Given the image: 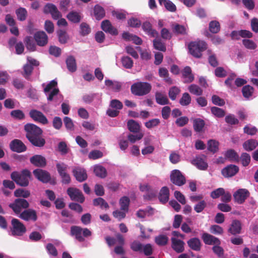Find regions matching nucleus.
<instances>
[{"mask_svg": "<svg viewBox=\"0 0 258 258\" xmlns=\"http://www.w3.org/2000/svg\"><path fill=\"white\" fill-rule=\"evenodd\" d=\"M26 137L30 142L35 146L41 147L45 143L44 139L41 137L42 130L34 124H27L25 125Z\"/></svg>", "mask_w": 258, "mask_h": 258, "instance_id": "nucleus-1", "label": "nucleus"}, {"mask_svg": "<svg viewBox=\"0 0 258 258\" xmlns=\"http://www.w3.org/2000/svg\"><path fill=\"white\" fill-rule=\"evenodd\" d=\"M31 176L30 172L25 169L22 171L21 173L17 171H14L11 173V178L16 183L22 186H27L29 184V180Z\"/></svg>", "mask_w": 258, "mask_h": 258, "instance_id": "nucleus-2", "label": "nucleus"}, {"mask_svg": "<svg viewBox=\"0 0 258 258\" xmlns=\"http://www.w3.org/2000/svg\"><path fill=\"white\" fill-rule=\"evenodd\" d=\"M152 88L150 84L147 82H137L131 86L133 94L137 96H144L148 94Z\"/></svg>", "mask_w": 258, "mask_h": 258, "instance_id": "nucleus-3", "label": "nucleus"}, {"mask_svg": "<svg viewBox=\"0 0 258 258\" xmlns=\"http://www.w3.org/2000/svg\"><path fill=\"white\" fill-rule=\"evenodd\" d=\"M207 48V44L203 41L191 42L188 44L190 53L195 57L200 58L202 52Z\"/></svg>", "mask_w": 258, "mask_h": 258, "instance_id": "nucleus-4", "label": "nucleus"}, {"mask_svg": "<svg viewBox=\"0 0 258 258\" xmlns=\"http://www.w3.org/2000/svg\"><path fill=\"white\" fill-rule=\"evenodd\" d=\"M91 232L88 228H82L79 226H73L71 228V234L80 242L84 241V237L91 235Z\"/></svg>", "mask_w": 258, "mask_h": 258, "instance_id": "nucleus-5", "label": "nucleus"}, {"mask_svg": "<svg viewBox=\"0 0 258 258\" xmlns=\"http://www.w3.org/2000/svg\"><path fill=\"white\" fill-rule=\"evenodd\" d=\"M12 225L11 232L13 235L22 236L26 232L25 226L18 219H13Z\"/></svg>", "mask_w": 258, "mask_h": 258, "instance_id": "nucleus-6", "label": "nucleus"}, {"mask_svg": "<svg viewBox=\"0 0 258 258\" xmlns=\"http://www.w3.org/2000/svg\"><path fill=\"white\" fill-rule=\"evenodd\" d=\"M39 64V62L35 59H33L30 57H27V63L24 66L23 70L24 73L23 76L26 79H29L30 75H31L32 72L33 70L34 66H38Z\"/></svg>", "mask_w": 258, "mask_h": 258, "instance_id": "nucleus-7", "label": "nucleus"}, {"mask_svg": "<svg viewBox=\"0 0 258 258\" xmlns=\"http://www.w3.org/2000/svg\"><path fill=\"white\" fill-rule=\"evenodd\" d=\"M28 202L24 199H16L14 202L10 204L11 208L16 214H20L22 209H26L29 207Z\"/></svg>", "mask_w": 258, "mask_h": 258, "instance_id": "nucleus-8", "label": "nucleus"}, {"mask_svg": "<svg viewBox=\"0 0 258 258\" xmlns=\"http://www.w3.org/2000/svg\"><path fill=\"white\" fill-rule=\"evenodd\" d=\"M249 191L245 188H240L233 194L234 202L238 204H243L249 196Z\"/></svg>", "mask_w": 258, "mask_h": 258, "instance_id": "nucleus-9", "label": "nucleus"}, {"mask_svg": "<svg viewBox=\"0 0 258 258\" xmlns=\"http://www.w3.org/2000/svg\"><path fill=\"white\" fill-rule=\"evenodd\" d=\"M171 181L178 186H181L185 184L186 180L185 177L178 170H173L170 174Z\"/></svg>", "mask_w": 258, "mask_h": 258, "instance_id": "nucleus-10", "label": "nucleus"}, {"mask_svg": "<svg viewBox=\"0 0 258 258\" xmlns=\"http://www.w3.org/2000/svg\"><path fill=\"white\" fill-rule=\"evenodd\" d=\"M67 193L72 201L82 203L85 200V198L82 192L79 189L69 187L67 190Z\"/></svg>", "mask_w": 258, "mask_h": 258, "instance_id": "nucleus-11", "label": "nucleus"}, {"mask_svg": "<svg viewBox=\"0 0 258 258\" xmlns=\"http://www.w3.org/2000/svg\"><path fill=\"white\" fill-rule=\"evenodd\" d=\"M191 163L197 168L201 170H205L208 167L206 156L204 155L197 156L192 160Z\"/></svg>", "mask_w": 258, "mask_h": 258, "instance_id": "nucleus-12", "label": "nucleus"}, {"mask_svg": "<svg viewBox=\"0 0 258 258\" xmlns=\"http://www.w3.org/2000/svg\"><path fill=\"white\" fill-rule=\"evenodd\" d=\"M29 115L34 121L42 124H46L48 122L46 116L41 112L37 110H31L29 112Z\"/></svg>", "mask_w": 258, "mask_h": 258, "instance_id": "nucleus-13", "label": "nucleus"}, {"mask_svg": "<svg viewBox=\"0 0 258 258\" xmlns=\"http://www.w3.org/2000/svg\"><path fill=\"white\" fill-rule=\"evenodd\" d=\"M10 147L11 150L18 153L24 152L27 149L24 143L18 139H15L13 140L10 143Z\"/></svg>", "mask_w": 258, "mask_h": 258, "instance_id": "nucleus-14", "label": "nucleus"}, {"mask_svg": "<svg viewBox=\"0 0 258 258\" xmlns=\"http://www.w3.org/2000/svg\"><path fill=\"white\" fill-rule=\"evenodd\" d=\"M33 174L38 180L43 182L46 183L50 179L49 173L40 169H36L33 171Z\"/></svg>", "mask_w": 258, "mask_h": 258, "instance_id": "nucleus-15", "label": "nucleus"}, {"mask_svg": "<svg viewBox=\"0 0 258 258\" xmlns=\"http://www.w3.org/2000/svg\"><path fill=\"white\" fill-rule=\"evenodd\" d=\"M44 12L47 14L50 13L52 18L55 20L58 19L61 16L56 6L51 4H48L45 6L44 8Z\"/></svg>", "mask_w": 258, "mask_h": 258, "instance_id": "nucleus-16", "label": "nucleus"}, {"mask_svg": "<svg viewBox=\"0 0 258 258\" xmlns=\"http://www.w3.org/2000/svg\"><path fill=\"white\" fill-rule=\"evenodd\" d=\"M202 238L204 243L208 245H220L221 242L219 238L207 233H204Z\"/></svg>", "mask_w": 258, "mask_h": 258, "instance_id": "nucleus-17", "label": "nucleus"}, {"mask_svg": "<svg viewBox=\"0 0 258 258\" xmlns=\"http://www.w3.org/2000/svg\"><path fill=\"white\" fill-rule=\"evenodd\" d=\"M171 247L177 253H181L184 251V242L183 240L176 237L171 238Z\"/></svg>", "mask_w": 258, "mask_h": 258, "instance_id": "nucleus-18", "label": "nucleus"}, {"mask_svg": "<svg viewBox=\"0 0 258 258\" xmlns=\"http://www.w3.org/2000/svg\"><path fill=\"white\" fill-rule=\"evenodd\" d=\"M19 217L25 221L32 220L35 221L37 220L36 212L31 209L24 211L20 214Z\"/></svg>", "mask_w": 258, "mask_h": 258, "instance_id": "nucleus-19", "label": "nucleus"}, {"mask_svg": "<svg viewBox=\"0 0 258 258\" xmlns=\"http://www.w3.org/2000/svg\"><path fill=\"white\" fill-rule=\"evenodd\" d=\"M238 171L239 168L237 166L229 165L222 169V174L225 177H229L235 175Z\"/></svg>", "mask_w": 258, "mask_h": 258, "instance_id": "nucleus-20", "label": "nucleus"}, {"mask_svg": "<svg viewBox=\"0 0 258 258\" xmlns=\"http://www.w3.org/2000/svg\"><path fill=\"white\" fill-rule=\"evenodd\" d=\"M34 39L39 46H43L48 41V37L43 31L36 32L34 35Z\"/></svg>", "mask_w": 258, "mask_h": 258, "instance_id": "nucleus-21", "label": "nucleus"}, {"mask_svg": "<svg viewBox=\"0 0 258 258\" xmlns=\"http://www.w3.org/2000/svg\"><path fill=\"white\" fill-rule=\"evenodd\" d=\"M31 164L36 167H44L46 165V162L45 158L41 155H36L30 158Z\"/></svg>", "mask_w": 258, "mask_h": 258, "instance_id": "nucleus-22", "label": "nucleus"}, {"mask_svg": "<svg viewBox=\"0 0 258 258\" xmlns=\"http://www.w3.org/2000/svg\"><path fill=\"white\" fill-rule=\"evenodd\" d=\"M62 99V96L59 94V90L57 88L52 89L47 96L48 101H50L54 100L56 104H58Z\"/></svg>", "mask_w": 258, "mask_h": 258, "instance_id": "nucleus-23", "label": "nucleus"}, {"mask_svg": "<svg viewBox=\"0 0 258 258\" xmlns=\"http://www.w3.org/2000/svg\"><path fill=\"white\" fill-rule=\"evenodd\" d=\"M73 172L76 179L80 182H82L87 178L86 171L83 168L77 167L73 170Z\"/></svg>", "mask_w": 258, "mask_h": 258, "instance_id": "nucleus-24", "label": "nucleus"}, {"mask_svg": "<svg viewBox=\"0 0 258 258\" xmlns=\"http://www.w3.org/2000/svg\"><path fill=\"white\" fill-rule=\"evenodd\" d=\"M101 28L103 31L109 34L116 35L118 34L117 30L113 27L108 20H104L101 23Z\"/></svg>", "mask_w": 258, "mask_h": 258, "instance_id": "nucleus-25", "label": "nucleus"}, {"mask_svg": "<svg viewBox=\"0 0 258 258\" xmlns=\"http://www.w3.org/2000/svg\"><path fill=\"white\" fill-rule=\"evenodd\" d=\"M182 76L184 83H191L194 80V76L189 67H186L183 69L182 72Z\"/></svg>", "mask_w": 258, "mask_h": 258, "instance_id": "nucleus-26", "label": "nucleus"}, {"mask_svg": "<svg viewBox=\"0 0 258 258\" xmlns=\"http://www.w3.org/2000/svg\"><path fill=\"white\" fill-rule=\"evenodd\" d=\"M241 229V223L239 220H233L229 228L228 231L232 234H239Z\"/></svg>", "mask_w": 258, "mask_h": 258, "instance_id": "nucleus-27", "label": "nucleus"}, {"mask_svg": "<svg viewBox=\"0 0 258 258\" xmlns=\"http://www.w3.org/2000/svg\"><path fill=\"white\" fill-rule=\"evenodd\" d=\"M169 197V190L167 187H163L159 192V200L162 203H166L168 202Z\"/></svg>", "mask_w": 258, "mask_h": 258, "instance_id": "nucleus-28", "label": "nucleus"}, {"mask_svg": "<svg viewBox=\"0 0 258 258\" xmlns=\"http://www.w3.org/2000/svg\"><path fill=\"white\" fill-rule=\"evenodd\" d=\"M188 246L194 250L199 251L201 249V242L198 238H192L187 241Z\"/></svg>", "mask_w": 258, "mask_h": 258, "instance_id": "nucleus-29", "label": "nucleus"}, {"mask_svg": "<svg viewBox=\"0 0 258 258\" xmlns=\"http://www.w3.org/2000/svg\"><path fill=\"white\" fill-rule=\"evenodd\" d=\"M258 146V142L254 139H250L245 141L243 144V148L247 151H251L256 148Z\"/></svg>", "mask_w": 258, "mask_h": 258, "instance_id": "nucleus-30", "label": "nucleus"}, {"mask_svg": "<svg viewBox=\"0 0 258 258\" xmlns=\"http://www.w3.org/2000/svg\"><path fill=\"white\" fill-rule=\"evenodd\" d=\"M66 64L70 72L73 73L77 70L76 59L73 56H70L67 58Z\"/></svg>", "mask_w": 258, "mask_h": 258, "instance_id": "nucleus-31", "label": "nucleus"}, {"mask_svg": "<svg viewBox=\"0 0 258 258\" xmlns=\"http://www.w3.org/2000/svg\"><path fill=\"white\" fill-rule=\"evenodd\" d=\"M188 91L196 96H201L203 94V90L198 85L192 84L188 87Z\"/></svg>", "mask_w": 258, "mask_h": 258, "instance_id": "nucleus-32", "label": "nucleus"}, {"mask_svg": "<svg viewBox=\"0 0 258 258\" xmlns=\"http://www.w3.org/2000/svg\"><path fill=\"white\" fill-rule=\"evenodd\" d=\"M143 30L152 37H157L158 33L155 30L152 29L151 25L149 22L144 23L142 25Z\"/></svg>", "mask_w": 258, "mask_h": 258, "instance_id": "nucleus-33", "label": "nucleus"}, {"mask_svg": "<svg viewBox=\"0 0 258 258\" xmlns=\"http://www.w3.org/2000/svg\"><path fill=\"white\" fill-rule=\"evenodd\" d=\"M67 18L69 21L74 23H79L81 20L80 14L77 12H71L67 15Z\"/></svg>", "mask_w": 258, "mask_h": 258, "instance_id": "nucleus-34", "label": "nucleus"}, {"mask_svg": "<svg viewBox=\"0 0 258 258\" xmlns=\"http://www.w3.org/2000/svg\"><path fill=\"white\" fill-rule=\"evenodd\" d=\"M156 38L153 40V45L155 49L162 51H165L166 50L165 44L159 38Z\"/></svg>", "mask_w": 258, "mask_h": 258, "instance_id": "nucleus-35", "label": "nucleus"}, {"mask_svg": "<svg viewBox=\"0 0 258 258\" xmlns=\"http://www.w3.org/2000/svg\"><path fill=\"white\" fill-rule=\"evenodd\" d=\"M94 172L96 176L101 178L105 177L107 174L106 169L101 165H95Z\"/></svg>", "mask_w": 258, "mask_h": 258, "instance_id": "nucleus-36", "label": "nucleus"}, {"mask_svg": "<svg viewBox=\"0 0 258 258\" xmlns=\"http://www.w3.org/2000/svg\"><path fill=\"white\" fill-rule=\"evenodd\" d=\"M172 31L175 34L185 35L186 34V28L183 25L176 24L173 25Z\"/></svg>", "mask_w": 258, "mask_h": 258, "instance_id": "nucleus-37", "label": "nucleus"}, {"mask_svg": "<svg viewBox=\"0 0 258 258\" xmlns=\"http://www.w3.org/2000/svg\"><path fill=\"white\" fill-rule=\"evenodd\" d=\"M156 102L160 105H165L168 104V99L167 96L160 92H157L155 94Z\"/></svg>", "mask_w": 258, "mask_h": 258, "instance_id": "nucleus-38", "label": "nucleus"}, {"mask_svg": "<svg viewBox=\"0 0 258 258\" xmlns=\"http://www.w3.org/2000/svg\"><path fill=\"white\" fill-rule=\"evenodd\" d=\"M130 131L134 133H137L140 129V124L133 119L129 120L127 123Z\"/></svg>", "mask_w": 258, "mask_h": 258, "instance_id": "nucleus-39", "label": "nucleus"}, {"mask_svg": "<svg viewBox=\"0 0 258 258\" xmlns=\"http://www.w3.org/2000/svg\"><path fill=\"white\" fill-rule=\"evenodd\" d=\"M94 13L96 19L98 20L102 19L105 16V11L104 9L98 5L95 6Z\"/></svg>", "mask_w": 258, "mask_h": 258, "instance_id": "nucleus-40", "label": "nucleus"}, {"mask_svg": "<svg viewBox=\"0 0 258 258\" xmlns=\"http://www.w3.org/2000/svg\"><path fill=\"white\" fill-rule=\"evenodd\" d=\"M130 202V200L128 197L125 196L122 197L119 201L121 210L127 212Z\"/></svg>", "mask_w": 258, "mask_h": 258, "instance_id": "nucleus-41", "label": "nucleus"}, {"mask_svg": "<svg viewBox=\"0 0 258 258\" xmlns=\"http://www.w3.org/2000/svg\"><path fill=\"white\" fill-rule=\"evenodd\" d=\"M209 30L212 33H217L220 30V25L217 21H212L209 23Z\"/></svg>", "mask_w": 258, "mask_h": 258, "instance_id": "nucleus-42", "label": "nucleus"}, {"mask_svg": "<svg viewBox=\"0 0 258 258\" xmlns=\"http://www.w3.org/2000/svg\"><path fill=\"white\" fill-rule=\"evenodd\" d=\"M225 157L231 161H238L239 156L233 150H229L225 154Z\"/></svg>", "mask_w": 258, "mask_h": 258, "instance_id": "nucleus-43", "label": "nucleus"}, {"mask_svg": "<svg viewBox=\"0 0 258 258\" xmlns=\"http://www.w3.org/2000/svg\"><path fill=\"white\" fill-rule=\"evenodd\" d=\"M205 125V122L203 119L197 118L194 120V127L197 132L202 131Z\"/></svg>", "mask_w": 258, "mask_h": 258, "instance_id": "nucleus-44", "label": "nucleus"}, {"mask_svg": "<svg viewBox=\"0 0 258 258\" xmlns=\"http://www.w3.org/2000/svg\"><path fill=\"white\" fill-rule=\"evenodd\" d=\"M155 242L160 246H164L166 245L168 241V238L166 235H160L155 237Z\"/></svg>", "mask_w": 258, "mask_h": 258, "instance_id": "nucleus-45", "label": "nucleus"}, {"mask_svg": "<svg viewBox=\"0 0 258 258\" xmlns=\"http://www.w3.org/2000/svg\"><path fill=\"white\" fill-rule=\"evenodd\" d=\"M211 111L213 115L219 118L223 117L225 114L224 110L218 107H211Z\"/></svg>", "mask_w": 258, "mask_h": 258, "instance_id": "nucleus-46", "label": "nucleus"}, {"mask_svg": "<svg viewBox=\"0 0 258 258\" xmlns=\"http://www.w3.org/2000/svg\"><path fill=\"white\" fill-rule=\"evenodd\" d=\"M16 14L18 17V19L20 21H24L27 15V12L26 10L23 8H20L16 10Z\"/></svg>", "mask_w": 258, "mask_h": 258, "instance_id": "nucleus-47", "label": "nucleus"}, {"mask_svg": "<svg viewBox=\"0 0 258 258\" xmlns=\"http://www.w3.org/2000/svg\"><path fill=\"white\" fill-rule=\"evenodd\" d=\"M94 206H99L102 209H107L109 207L108 204L101 198H98L93 200Z\"/></svg>", "mask_w": 258, "mask_h": 258, "instance_id": "nucleus-48", "label": "nucleus"}, {"mask_svg": "<svg viewBox=\"0 0 258 258\" xmlns=\"http://www.w3.org/2000/svg\"><path fill=\"white\" fill-rule=\"evenodd\" d=\"M253 88L249 86L246 85L242 89V92L243 96L246 98H249L252 94Z\"/></svg>", "mask_w": 258, "mask_h": 258, "instance_id": "nucleus-49", "label": "nucleus"}, {"mask_svg": "<svg viewBox=\"0 0 258 258\" xmlns=\"http://www.w3.org/2000/svg\"><path fill=\"white\" fill-rule=\"evenodd\" d=\"M30 195V192L22 188L16 189L14 192V195L16 197H23L24 198H28Z\"/></svg>", "mask_w": 258, "mask_h": 258, "instance_id": "nucleus-50", "label": "nucleus"}, {"mask_svg": "<svg viewBox=\"0 0 258 258\" xmlns=\"http://www.w3.org/2000/svg\"><path fill=\"white\" fill-rule=\"evenodd\" d=\"M143 245L138 241H134L131 244V249L136 252H143Z\"/></svg>", "mask_w": 258, "mask_h": 258, "instance_id": "nucleus-51", "label": "nucleus"}, {"mask_svg": "<svg viewBox=\"0 0 258 258\" xmlns=\"http://www.w3.org/2000/svg\"><path fill=\"white\" fill-rule=\"evenodd\" d=\"M46 249L50 256L55 257L57 255V250L52 244L48 243L46 246Z\"/></svg>", "mask_w": 258, "mask_h": 258, "instance_id": "nucleus-52", "label": "nucleus"}, {"mask_svg": "<svg viewBox=\"0 0 258 258\" xmlns=\"http://www.w3.org/2000/svg\"><path fill=\"white\" fill-rule=\"evenodd\" d=\"M190 102L191 97L188 93H183L179 101L180 104L182 106H187Z\"/></svg>", "mask_w": 258, "mask_h": 258, "instance_id": "nucleus-53", "label": "nucleus"}, {"mask_svg": "<svg viewBox=\"0 0 258 258\" xmlns=\"http://www.w3.org/2000/svg\"><path fill=\"white\" fill-rule=\"evenodd\" d=\"M122 66L126 69H131L133 66V60L128 56H123L121 58Z\"/></svg>", "mask_w": 258, "mask_h": 258, "instance_id": "nucleus-54", "label": "nucleus"}, {"mask_svg": "<svg viewBox=\"0 0 258 258\" xmlns=\"http://www.w3.org/2000/svg\"><path fill=\"white\" fill-rule=\"evenodd\" d=\"M219 143L215 140H210L208 143V149L213 152H216L218 149Z\"/></svg>", "mask_w": 258, "mask_h": 258, "instance_id": "nucleus-55", "label": "nucleus"}, {"mask_svg": "<svg viewBox=\"0 0 258 258\" xmlns=\"http://www.w3.org/2000/svg\"><path fill=\"white\" fill-rule=\"evenodd\" d=\"M240 160L243 166H247L250 163V156L246 153H243L240 157Z\"/></svg>", "mask_w": 258, "mask_h": 258, "instance_id": "nucleus-56", "label": "nucleus"}, {"mask_svg": "<svg viewBox=\"0 0 258 258\" xmlns=\"http://www.w3.org/2000/svg\"><path fill=\"white\" fill-rule=\"evenodd\" d=\"M91 32V28L86 23H82L80 25V33L82 35H88Z\"/></svg>", "mask_w": 258, "mask_h": 258, "instance_id": "nucleus-57", "label": "nucleus"}, {"mask_svg": "<svg viewBox=\"0 0 258 258\" xmlns=\"http://www.w3.org/2000/svg\"><path fill=\"white\" fill-rule=\"evenodd\" d=\"M244 133L250 135H255L257 130V128L251 126L250 124L246 125L243 128Z\"/></svg>", "mask_w": 258, "mask_h": 258, "instance_id": "nucleus-58", "label": "nucleus"}, {"mask_svg": "<svg viewBox=\"0 0 258 258\" xmlns=\"http://www.w3.org/2000/svg\"><path fill=\"white\" fill-rule=\"evenodd\" d=\"M180 89L176 87H173L169 91V96L171 99L174 100L179 93Z\"/></svg>", "mask_w": 258, "mask_h": 258, "instance_id": "nucleus-59", "label": "nucleus"}, {"mask_svg": "<svg viewBox=\"0 0 258 258\" xmlns=\"http://www.w3.org/2000/svg\"><path fill=\"white\" fill-rule=\"evenodd\" d=\"M225 121L231 125L238 124L239 121L233 114H229L225 117Z\"/></svg>", "mask_w": 258, "mask_h": 258, "instance_id": "nucleus-60", "label": "nucleus"}, {"mask_svg": "<svg viewBox=\"0 0 258 258\" xmlns=\"http://www.w3.org/2000/svg\"><path fill=\"white\" fill-rule=\"evenodd\" d=\"M63 122L64 125L67 130L72 131L74 130V123L72 119L67 116H66L63 118Z\"/></svg>", "mask_w": 258, "mask_h": 258, "instance_id": "nucleus-61", "label": "nucleus"}, {"mask_svg": "<svg viewBox=\"0 0 258 258\" xmlns=\"http://www.w3.org/2000/svg\"><path fill=\"white\" fill-rule=\"evenodd\" d=\"M57 34L59 42L61 43H66L68 39L67 33L64 31L60 30L58 31Z\"/></svg>", "mask_w": 258, "mask_h": 258, "instance_id": "nucleus-62", "label": "nucleus"}, {"mask_svg": "<svg viewBox=\"0 0 258 258\" xmlns=\"http://www.w3.org/2000/svg\"><path fill=\"white\" fill-rule=\"evenodd\" d=\"M224 193V189L223 188H218L211 192V197L213 199H217L221 197L222 194Z\"/></svg>", "mask_w": 258, "mask_h": 258, "instance_id": "nucleus-63", "label": "nucleus"}, {"mask_svg": "<svg viewBox=\"0 0 258 258\" xmlns=\"http://www.w3.org/2000/svg\"><path fill=\"white\" fill-rule=\"evenodd\" d=\"M160 122V121L158 118H154L149 120L145 123V126L148 128H151L155 126H157Z\"/></svg>", "mask_w": 258, "mask_h": 258, "instance_id": "nucleus-64", "label": "nucleus"}]
</instances>
